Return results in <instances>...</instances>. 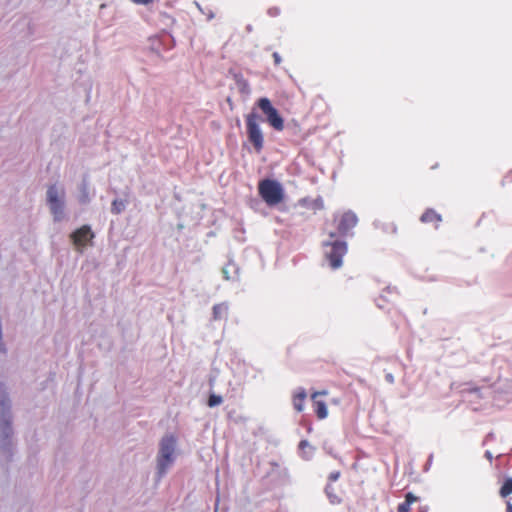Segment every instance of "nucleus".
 Instances as JSON below:
<instances>
[{
    "mask_svg": "<svg viewBox=\"0 0 512 512\" xmlns=\"http://www.w3.org/2000/svg\"><path fill=\"white\" fill-rule=\"evenodd\" d=\"M182 454L177 436L172 433L165 434L159 441L156 455V471L159 477L171 469L178 457Z\"/></svg>",
    "mask_w": 512,
    "mask_h": 512,
    "instance_id": "obj_1",
    "label": "nucleus"
},
{
    "mask_svg": "<svg viewBox=\"0 0 512 512\" xmlns=\"http://www.w3.org/2000/svg\"><path fill=\"white\" fill-rule=\"evenodd\" d=\"M12 403L4 391H0V446L2 451L11 452L14 447V430L12 426Z\"/></svg>",
    "mask_w": 512,
    "mask_h": 512,
    "instance_id": "obj_2",
    "label": "nucleus"
},
{
    "mask_svg": "<svg viewBox=\"0 0 512 512\" xmlns=\"http://www.w3.org/2000/svg\"><path fill=\"white\" fill-rule=\"evenodd\" d=\"M323 253L333 269L342 266V258L347 252V244L339 239L335 232H329L326 239L322 241Z\"/></svg>",
    "mask_w": 512,
    "mask_h": 512,
    "instance_id": "obj_3",
    "label": "nucleus"
},
{
    "mask_svg": "<svg viewBox=\"0 0 512 512\" xmlns=\"http://www.w3.org/2000/svg\"><path fill=\"white\" fill-rule=\"evenodd\" d=\"M49 210L54 221L60 222L65 218V189L61 185H51L46 193Z\"/></svg>",
    "mask_w": 512,
    "mask_h": 512,
    "instance_id": "obj_4",
    "label": "nucleus"
},
{
    "mask_svg": "<svg viewBox=\"0 0 512 512\" xmlns=\"http://www.w3.org/2000/svg\"><path fill=\"white\" fill-rule=\"evenodd\" d=\"M259 193L270 206L280 203L283 199V188L274 180H263L259 183Z\"/></svg>",
    "mask_w": 512,
    "mask_h": 512,
    "instance_id": "obj_5",
    "label": "nucleus"
},
{
    "mask_svg": "<svg viewBox=\"0 0 512 512\" xmlns=\"http://www.w3.org/2000/svg\"><path fill=\"white\" fill-rule=\"evenodd\" d=\"M258 119L259 117L255 112L248 114L246 117L248 139L257 152L263 148L264 143L263 133Z\"/></svg>",
    "mask_w": 512,
    "mask_h": 512,
    "instance_id": "obj_6",
    "label": "nucleus"
},
{
    "mask_svg": "<svg viewBox=\"0 0 512 512\" xmlns=\"http://www.w3.org/2000/svg\"><path fill=\"white\" fill-rule=\"evenodd\" d=\"M95 235L89 225H83L71 233L70 239L78 253H83L85 249L93 244Z\"/></svg>",
    "mask_w": 512,
    "mask_h": 512,
    "instance_id": "obj_7",
    "label": "nucleus"
},
{
    "mask_svg": "<svg viewBox=\"0 0 512 512\" xmlns=\"http://www.w3.org/2000/svg\"><path fill=\"white\" fill-rule=\"evenodd\" d=\"M257 105L266 117V121L278 131L283 130L284 120L279 115L278 111L272 106L271 101L268 98H260L257 101Z\"/></svg>",
    "mask_w": 512,
    "mask_h": 512,
    "instance_id": "obj_8",
    "label": "nucleus"
},
{
    "mask_svg": "<svg viewBox=\"0 0 512 512\" xmlns=\"http://www.w3.org/2000/svg\"><path fill=\"white\" fill-rule=\"evenodd\" d=\"M334 221L337 224L339 234L346 236L348 235V232L357 225L358 218L352 211H346L336 214L334 216Z\"/></svg>",
    "mask_w": 512,
    "mask_h": 512,
    "instance_id": "obj_9",
    "label": "nucleus"
},
{
    "mask_svg": "<svg viewBox=\"0 0 512 512\" xmlns=\"http://www.w3.org/2000/svg\"><path fill=\"white\" fill-rule=\"evenodd\" d=\"M325 493L331 504H339L342 501L343 491L339 482H329L325 488Z\"/></svg>",
    "mask_w": 512,
    "mask_h": 512,
    "instance_id": "obj_10",
    "label": "nucleus"
},
{
    "mask_svg": "<svg viewBox=\"0 0 512 512\" xmlns=\"http://www.w3.org/2000/svg\"><path fill=\"white\" fill-rule=\"evenodd\" d=\"M321 394H326L325 391L323 392H315L314 394H312V400L314 402V405H315V411H316V414L318 416L319 419H325L327 416H328V409H327V406L326 404L321 401V400H318L317 397Z\"/></svg>",
    "mask_w": 512,
    "mask_h": 512,
    "instance_id": "obj_11",
    "label": "nucleus"
},
{
    "mask_svg": "<svg viewBox=\"0 0 512 512\" xmlns=\"http://www.w3.org/2000/svg\"><path fill=\"white\" fill-rule=\"evenodd\" d=\"M307 397L306 391L303 388H297L293 394V406L295 410L301 412L304 410V401Z\"/></svg>",
    "mask_w": 512,
    "mask_h": 512,
    "instance_id": "obj_12",
    "label": "nucleus"
},
{
    "mask_svg": "<svg viewBox=\"0 0 512 512\" xmlns=\"http://www.w3.org/2000/svg\"><path fill=\"white\" fill-rule=\"evenodd\" d=\"M228 314V305L226 303H220L213 307V318L215 320H221L226 318Z\"/></svg>",
    "mask_w": 512,
    "mask_h": 512,
    "instance_id": "obj_13",
    "label": "nucleus"
},
{
    "mask_svg": "<svg viewBox=\"0 0 512 512\" xmlns=\"http://www.w3.org/2000/svg\"><path fill=\"white\" fill-rule=\"evenodd\" d=\"M299 450H300L301 456L305 459H310L314 453V448L306 440H303L300 442Z\"/></svg>",
    "mask_w": 512,
    "mask_h": 512,
    "instance_id": "obj_14",
    "label": "nucleus"
},
{
    "mask_svg": "<svg viewBox=\"0 0 512 512\" xmlns=\"http://www.w3.org/2000/svg\"><path fill=\"white\" fill-rule=\"evenodd\" d=\"M498 390L500 394H504L506 396V402L512 401V381L503 383L498 387Z\"/></svg>",
    "mask_w": 512,
    "mask_h": 512,
    "instance_id": "obj_15",
    "label": "nucleus"
},
{
    "mask_svg": "<svg viewBox=\"0 0 512 512\" xmlns=\"http://www.w3.org/2000/svg\"><path fill=\"white\" fill-rule=\"evenodd\" d=\"M421 221L424 223L440 222L441 216L433 210H427L422 216Z\"/></svg>",
    "mask_w": 512,
    "mask_h": 512,
    "instance_id": "obj_16",
    "label": "nucleus"
},
{
    "mask_svg": "<svg viewBox=\"0 0 512 512\" xmlns=\"http://www.w3.org/2000/svg\"><path fill=\"white\" fill-rule=\"evenodd\" d=\"M126 208V201L122 199H115L111 205V212L113 214H120Z\"/></svg>",
    "mask_w": 512,
    "mask_h": 512,
    "instance_id": "obj_17",
    "label": "nucleus"
},
{
    "mask_svg": "<svg viewBox=\"0 0 512 512\" xmlns=\"http://www.w3.org/2000/svg\"><path fill=\"white\" fill-rule=\"evenodd\" d=\"M78 199L81 203H88L90 201V192L85 183L81 184Z\"/></svg>",
    "mask_w": 512,
    "mask_h": 512,
    "instance_id": "obj_18",
    "label": "nucleus"
},
{
    "mask_svg": "<svg viewBox=\"0 0 512 512\" xmlns=\"http://www.w3.org/2000/svg\"><path fill=\"white\" fill-rule=\"evenodd\" d=\"M223 402V398L220 395L211 394L208 399V406L215 407L220 405Z\"/></svg>",
    "mask_w": 512,
    "mask_h": 512,
    "instance_id": "obj_19",
    "label": "nucleus"
},
{
    "mask_svg": "<svg viewBox=\"0 0 512 512\" xmlns=\"http://www.w3.org/2000/svg\"><path fill=\"white\" fill-rule=\"evenodd\" d=\"M512 493V482H505L500 490L502 497H506Z\"/></svg>",
    "mask_w": 512,
    "mask_h": 512,
    "instance_id": "obj_20",
    "label": "nucleus"
},
{
    "mask_svg": "<svg viewBox=\"0 0 512 512\" xmlns=\"http://www.w3.org/2000/svg\"><path fill=\"white\" fill-rule=\"evenodd\" d=\"M409 508L410 504L405 501L398 506L397 510L398 512H408Z\"/></svg>",
    "mask_w": 512,
    "mask_h": 512,
    "instance_id": "obj_21",
    "label": "nucleus"
},
{
    "mask_svg": "<svg viewBox=\"0 0 512 512\" xmlns=\"http://www.w3.org/2000/svg\"><path fill=\"white\" fill-rule=\"evenodd\" d=\"M134 4H137V5H149L151 4L154 0H131Z\"/></svg>",
    "mask_w": 512,
    "mask_h": 512,
    "instance_id": "obj_22",
    "label": "nucleus"
},
{
    "mask_svg": "<svg viewBox=\"0 0 512 512\" xmlns=\"http://www.w3.org/2000/svg\"><path fill=\"white\" fill-rule=\"evenodd\" d=\"M417 500V498L412 494V493H407L406 494V502L409 503L410 505L412 503H414L415 501Z\"/></svg>",
    "mask_w": 512,
    "mask_h": 512,
    "instance_id": "obj_23",
    "label": "nucleus"
},
{
    "mask_svg": "<svg viewBox=\"0 0 512 512\" xmlns=\"http://www.w3.org/2000/svg\"><path fill=\"white\" fill-rule=\"evenodd\" d=\"M273 59L276 65H279L282 61L281 56L277 52L273 53Z\"/></svg>",
    "mask_w": 512,
    "mask_h": 512,
    "instance_id": "obj_24",
    "label": "nucleus"
},
{
    "mask_svg": "<svg viewBox=\"0 0 512 512\" xmlns=\"http://www.w3.org/2000/svg\"><path fill=\"white\" fill-rule=\"evenodd\" d=\"M222 274H223V276H224V278H225L226 280H229V279H230L228 267H224V268L222 269Z\"/></svg>",
    "mask_w": 512,
    "mask_h": 512,
    "instance_id": "obj_25",
    "label": "nucleus"
},
{
    "mask_svg": "<svg viewBox=\"0 0 512 512\" xmlns=\"http://www.w3.org/2000/svg\"><path fill=\"white\" fill-rule=\"evenodd\" d=\"M480 393H481V390H480V389H478V388H475V389H473V390L469 391V394H471V395H474V394H475V395H478V394H480Z\"/></svg>",
    "mask_w": 512,
    "mask_h": 512,
    "instance_id": "obj_26",
    "label": "nucleus"
},
{
    "mask_svg": "<svg viewBox=\"0 0 512 512\" xmlns=\"http://www.w3.org/2000/svg\"><path fill=\"white\" fill-rule=\"evenodd\" d=\"M485 456H486V458H487L488 460H491V459H492V454H491V452H490V451H486Z\"/></svg>",
    "mask_w": 512,
    "mask_h": 512,
    "instance_id": "obj_27",
    "label": "nucleus"
},
{
    "mask_svg": "<svg viewBox=\"0 0 512 512\" xmlns=\"http://www.w3.org/2000/svg\"><path fill=\"white\" fill-rule=\"evenodd\" d=\"M507 512H512V504L511 503H507Z\"/></svg>",
    "mask_w": 512,
    "mask_h": 512,
    "instance_id": "obj_28",
    "label": "nucleus"
},
{
    "mask_svg": "<svg viewBox=\"0 0 512 512\" xmlns=\"http://www.w3.org/2000/svg\"><path fill=\"white\" fill-rule=\"evenodd\" d=\"M338 477H339V474H338V473H336V474H331V478H333V480H336Z\"/></svg>",
    "mask_w": 512,
    "mask_h": 512,
    "instance_id": "obj_29",
    "label": "nucleus"
},
{
    "mask_svg": "<svg viewBox=\"0 0 512 512\" xmlns=\"http://www.w3.org/2000/svg\"><path fill=\"white\" fill-rule=\"evenodd\" d=\"M214 17V14L212 12L208 13V19H212Z\"/></svg>",
    "mask_w": 512,
    "mask_h": 512,
    "instance_id": "obj_30",
    "label": "nucleus"
}]
</instances>
